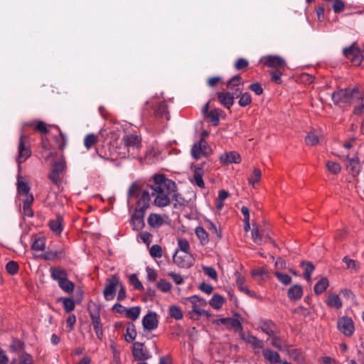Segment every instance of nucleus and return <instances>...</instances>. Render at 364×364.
I'll return each instance as SVG.
<instances>
[{"instance_id":"obj_1","label":"nucleus","mask_w":364,"mask_h":364,"mask_svg":"<svg viewBox=\"0 0 364 364\" xmlns=\"http://www.w3.org/2000/svg\"><path fill=\"white\" fill-rule=\"evenodd\" d=\"M149 186L152 190L151 196L156 206L163 208L170 205V196L176 191L173 181L167 178L164 174H156Z\"/></svg>"},{"instance_id":"obj_2","label":"nucleus","mask_w":364,"mask_h":364,"mask_svg":"<svg viewBox=\"0 0 364 364\" xmlns=\"http://www.w3.org/2000/svg\"><path fill=\"white\" fill-rule=\"evenodd\" d=\"M363 95L358 87L341 89L332 94V100L336 105L346 107L359 102Z\"/></svg>"},{"instance_id":"obj_3","label":"nucleus","mask_w":364,"mask_h":364,"mask_svg":"<svg viewBox=\"0 0 364 364\" xmlns=\"http://www.w3.org/2000/svg\"><path fill=\"white\" fill-rule=\"evenodd\" d=\"M128 157L136 158L141 148V139L136 134H126L122 138Z\"/></svg>"},{"instance_id":"obj_4","label":"nucleus","mask_w":364,"mask_h":364,"mask_svg":"<svg viewBox=\"0 0 364 364\" xmlns=\"http://www.w3.org/2000/svg\"><path fill=\"white\" fill-rule=\"evenodd\" d=\"M340 157L346 159V169L353 177H357L360 173L362 164L358 153H354L352 155L350 153H343Z\"/></svg>"},{"instance_id":"obj_5","label":"nucleus","mask_w":364,"mask_h":364,"mask_svg":"<svg viewBox=\"0 0 364 364\" xmlns=\"http://www.w3.org/2000/svg\"><path fill=\"white\" fill-rule=\"evenodd\" d=\"M18 151V155L17 162L20 166L21 164L26 161L31 155L30 139L28 136L23 134H22L19 138Z\"/></svg>"},{"instance_id":"obj_6","label":"nucleus","mask_w":364,"mask_h":364,"mask_svg":"<svg viewBox=\"0 0 364 364\" xmlns=\"http://www.w3.org/2000/svg\"><path fill=\"white\" fill-rule=\"evenodd\" d=\"M119 284H120V280L119 276L117 274L112 275L106 279L105 287L103 291L105 300L111 301L114 299Z\"/></svg>"},{"instance_id":"obj_7","label":"nucleus","mask_w":364,"mask_h":364,"mask_svg":"<svg viewBox=\"0 0 364 364\" xmlns=\"http://www.w3.org/2000/svg\"><path fill=\"white\" fill-rule=\"evenodd\" d=\"M173 262L181 268H190L195 263V257L191 252L176 251L173 256Z\"/></svg>"},{"instance_id":"obj_8","label":"nucleus","mask_w":364,"mask_h":364,"mask_svg":"<svg viewBox=\"0 0 364 364\" xmlns=\"http://www.w3.org/2000/svg\"><path fill=\"white\" fill-rule=\"evenodd\" d=\"M261 61L265 66L274 70H285L287 67L284 60L278 55H266L261 59Z\"/></svg>"},{"instance_id":"obj_9","label":"nucleus","mask_w":364,"mask_h":364,"mask_svg":"<svg viewBox=\"0 0 364 364\" xmlns=\"http://www.w3.org/2000/svg\"><path fill=\"white\" fill-rule=\"evenodd\" d=\"M211 149L204 139H200L198 143L193 145L191 155L193 159H198L201 156H207L210 154Z\"/></svg>"},{"instance_id":"obj_10","label":"nucleus","mask_w":364,"mask_h":364,"mask_svg":"<svg viewBox=\"0 0 364 364\" xmlns=\"http://www.w3.org/2000/svg\"><path fill=\"white\" fill-rule=\"evenodd\" d=\"M337 327L341 333L348 337L351 336L355 330L353 321L348 316L340 318L337 321Z\"/></svg>"},{"instance_id":"obj_11","label":"nucleus","mask_w":364,"mask_h":364,"mask_svg":"<svg viewBox=\"0 0 364 364\" xmlns=\"http://www.w3.org/2000/svg\"><path fill=\"white\" fill-rule=\"evenodd\" d=\"M343 54L346 58L350 60L354 65H358L360 64V50L356 43H353L349 47L344 48L343 50Z\"/></svg>"},{"instance_id":"obj_12","label":"nucleus","mask_w":364,"mask_h":364,"mask_svg":"<svg viewBox=\"0 0 364 364\" xmlns=\"http://www.w3.org/2000/svg\"><path fill=\"white\" fill-rule=\"evenodd\" d=\"M132 355L136 360L139 361L148 360L151 357L144 344L140 342L133 343Z\"/></svg>"},{"instance_id":"obj_13","label":"nucleus","mask_w":364,"mask_h":364,"mask_svg":"<svg viewBox=\"0 0 364 364\" xmlns=\"http://www.w3.org/2000/svg\"><path fill=\"white\" fill-rule=\"evenodd\" d=\"M89 313L95 334L97 337L102 341L103 338V330L101 323L100 312L98 310L95 311L90 310Z\"/></svg>"},{"instance_id":"obj_14","label":"nucleus","mask_w":364,"mask_h":364,"mask_svg":"<svg viewBox=\"0 0 364 364\" xmlns=\"http://www.w3.org/2000/svg\"><path fill=\"white\" fill-rule=\"evenodd\" d=\"M157 314L155 312L150 311L146 314L142 319L144 328L148 331H153L158 327Z\"/></svg>"},{"instance_id":"obj_15","label":"nucleus","mask_w":364,"mask_h":364,"mask_svg":"<svg viewBox=\"0 0 364 364\" xmlns=\"http://www.w3.org/2000/svg\"><path fill=\"white\" fill-rule=\"evenodd\" d=\"M235 93L228 92H217V97L219 102L226 109H230L234 104Z\"/></svg>"},{"instance_id":"obj_16","label":"nucleus","mask_w":364,"mask_h":364,"mask_svg":"<svg viewBox=\"0 0 364 364\" xmlns=\"http://www.w3.org/2000/svg\"><path fill=\"white\" fill-rule=\"evenodd\" d=\"M235 275L236 277V284L238 289L251 298H257L256 293L250 290L246 285L245 277H242L238 272H235Z\"/></svg>"},{"instance_id":"obj_17","label":"nucleus","mask_w":364,"mask_h":364,"mask_svg":"<svg viewBox=\"0 0 364 364\" xmlns=\"http://www.w3.org/2000/svg\"><path fill=\"white\" fill-rule=\"evenodd\" d=\"M150 200L151 195L149 192L145 190L143 191L136 203L135 210L145 213L146 210L149 208Z\"/></svg>"},{"instance_id":"obj_18","label":"nucleus","mask_w":364,"mask_h":364,"mask_svg":"<svg viewBox=\"0 0 364 364\" xmlns=\"http://www.w3.org/2000/svg\"><path fill=\"white\" fill-rule=\"evenodd\" d=\"M259 327L261 330L269 336H273L278 332L277 325L271 320L260 321Z\"/></svg>"},{"instance_id":"obj_19","label":"nucleus","mask_w":364,"mask_h":364,"mask_svg":"<svg viewBox=\"0 0 364 364\" xmlns=\"http://www.w3.org/2000/svg\"><path fill=\"white\" fill-rule=\"evenodd\" d=\"M144 213H143L141 211H139L136 210H134L130 221L133 230H139L144 227Z\"/></svg>"},{"instance_id":"obj_20","label":"nucleus","mask_w":364,"mask_h":364,"mask_svg":"<svg viewBox=\"0 0 364 364\" xmlns=\"http://www.w3.org/2000/svg\"><path fill=\"white\" fill-rule=\"evenodd\" d=\"M241 338L246 343H250L254 348L262 349L264 348V342L263 341L259 339L256 336L252 335L248 333L247 334H245L242 333L240 334Z\"/></svg>"},{"instance_id":"obj_21","label":"nucleus","mask_w":364,"mask_h":364,"mask_svg":"<svg viewBox=\"0 0 364 364\" xmlns=\"http://www.w3.org/2000/svg\"><path fill=\"white\" fill-rule=\"evenodd\" d=\"M66 252L65 249H59L56 250H49L46 252L43 255V258L46 260H60L65 258Z\"/></svg>"},{"instance_id":"obj_22","label":"nucleus","mask_w":364,"mask_h":364,"mask_svg":"<svg viewBox=\"0 0 364 364\" xmlns=\"http://www.w3.org/2000/svg\"><path fill=\"white\" fill-rule=\"evenodd\" d=\"M63 217L58 214L55 219L50 220L48 225L51 231L55 235H60L63 231Z\"/></svg>"},{"instance_id":"obj_23","label":"nucleus","mask_w":364,"mask_h":364,"mask_svg":"<svg viewBox=\"0 0 364 364\" xmlns=\"http://www.w3.org/2000/svg\"><path fill=\"white\" fill-rule=\"evenodd\" d=\"M220 160L223 164H238L240 162V156L235 151H230L222 154Z\"/></svg>"},{"instance_id":"obj_24","label":"nucleus","mask_w":364,"mask_h":364,"mask_svg":"<svg viewBox=\"0 0 364 364\" xmlns=\"http://www.w3.org/2000/svg\"><path fill=\"white\" fill-rule=\"evenodd\" d=\"M9 364H34L33 356L27 352H22L18 358H14Z\"/></svg>"},{"instance_id":"obj_25","label":"nucleus","mask_w":364,"mask_h":364,"mask_svg":"<svg viewBox=\"0 0 364 364\" xmlns=\"http://www.w3.org/2000/svg\"><path fill=\"white\" fill-rule=\"evenodd\" d=\"M154 116L156 118H165L168 120V112L166 104L164 102H160L157 104L156 107L154 108Z\"/></svg>"},{"instance_id":"obj_26","label":"nucleus","mask_w":364,"mask_h":364,"mask_svg":"<svg viewBox=\"0 0 364 364\" xmlns=\"http://www.w3.org/2000/svg\"><path fill=\"white\" fill-rule=\"evenodd\" d=\"M303 295V289L301 286L295 284L291 287L287 291V296L290 300L296 301L301 298Z\"/></svg>"},{"instance_id":"obj_27","label":"nucleus","mask_w":364,"mask_h":364,"mask_svg":"<svg viewBox=\"0 0 364 364\" xmlns=\"http://www.w3.org/2000/svg\"><path fill=\"white\" fill-rule=\"evenodd\" d=\"M237 97L240 95V100L238 101V104L240 107H245L252 102V97L249 92L242 93V90L240 88H237L235 92Z\"/></svg>"},{"instance_id":"obj_28","label":"nucleus","mask_w":364,"mask_h":364,"mask_svg":"<svg viewBox=\"0 0 364 364\" xmlns=\"http://www.w3.org/2000/svg\"><path fill=\"white\" fill-rule=\"evenodd\" d=\"M50 277L58 283L68 277L67 272L61 267H50Z\"/></svg>"},{"instance_id":"obj_29","label":"nucleus","mask_w":364,"mask_h":364,"mask_svg":"<svg viewBox=\"0 0 364 364\" xmlns=\"http://www.w3.org/2000/svg\"><path fill=\"white\" fill-rule=\"evenodd\" d=\"M17 191L19 194L24 195L26 198L28 196H33L30 193L31 188L28 183L24 181L21 176H18L17 179Z\"/></svg>"},{"instance_id":"obj_30","label":"nucleus","mask_w":364,"mask_h":364,"mask_svg":"<svg viewBox=\"0 0 364 364\" xmlns=\"http://www.w3.org/2000/svg\"><path fill=\"white\" fill-rule=\"evenodd\" d=\"M147 223L151 228H159L164 224V220L159 214L151 213L147 218Z\"/></svg>"},{"instance_id":"obj_31","label":"nucleus","mask_w":364,"mask_h":364,"mask_svg":"<svg viewBox=\"0 0 364 364\" xmlns=\"http://www.w3.org/2000/svg\"><path fill=\"white\" fill-rule=\"evenodd\" d=\"M33 202V196H28L26 199L23 201V215L32 218L34 215L33 211L31 208V205Z\"/></svg>"},{"instance_id":"obj_32","label":"nucleus","mask_w":364,"mask_h":364,"mask_svg":"<svg viewBox=\"0 0 364 364\" xmlns=\"http://www.w3.org/2000/svg\"><path fill=\"white\" fill-rule=\"evenodd\" d=\"M264 358L271 363H280L279 354L269 348L264 349L262 351Z\"/></svg>"},{"instance_id":"obj_33","label":"nucleus","mask_w":364,"mask_h":364,"mask_svg":"<svg viewBox=\"0 0 364 364\" xmlns=\"http://www.w3.org/2000/svg\"><path fill=\"white\" fill-rule=\"evenodd\" d=\"M301 266L304 269V277L306 281L310 282L311 280V274L315 269V267L311 262L303 261L301 262Z\"/></svg>"},{"instance_id":"obj_34","label":"nucleus","mask_w":364,"mask_h":364,"mask_svg":"<svg viewBox=\"0 0 364 364\" xmlns=\"http://www.w3.org/2000/svg\"><path fill=\"white\" fill-rule=\"evenodd\" d=\"M203 171L201 168H196L194 170L193 178L191 180L193 183H195L198 187L203 188L205 187V183L203 179Z\"/></svg>"},{"instance_id":"obj_35","label":"nucleus","mask_w":364,"mask_h":364,"mask_svg":"<svg viewBox=\"0 0 364 364\" xmlns=\"http://www.w3.org/2000/svg\"><path fill=\"white\" fill-rule=\"evenodd\" d=\"M326 302L328 306L333 307L336 309L341 308L343 305L339 296L335 294L328 295Z\"/></svg>"},{"instance_id":"obj_36","label":"nucleus","mask_w":364,"mask_h":364,"mask_svg":"<svg viewBox=\"0 0 364 364\" xmlns=\"http://www.w3.org/2000/svg\"><path fill=\"white\" fill-rule=\"evenodd\" d=\"M188 301L191 304L192 311L189 313L191 318H193V314L197 315V316H205L208 317L210 316V314L207 311L202 309L201 307L198 306V303H195L193 301Z\"/></svg>"},{"instance_id":"obj_37","label":"nucleus","mask_w":364,"mask_h":364,"mask_svg":"<svg viewBox=\"0 0 364 364\" xmlns=\"http://www.w3.org/2000/svg\"><path fill=\"white\" fill-rule=\"evenodd\" d=\"M329 285V282L327 278H321L314 286V291L316 294H321L323 293Z\"/></svg>"},{"instance_id":"obj_38","label":"nucleus","mask_w":364,"mask_h":364,"mask_svg":"<svg viewBox=\"0 0 364 364\" xmlns=\"http://www.w3.org/2000/svg\"><path fill=\"white\" fill-rule=\"evenodd\" d=\"M225 302V299L223 296L215 294L209 301V304L215 309L218 310L221 309Z\"/></svg>"},{"instance_id":"obj_39","label":"nucleus","mask_w":364,"mask_h":364,"mask_svg":"<svg viewBox=\"0 0 364 364\" xmlns=\"http://www.w3.org/2000/svg\"><path fill=\"white\" fill-rule=\"evenodd\" d=\"M251 235H252V239L253 240L255 243H256L257 245L262 244L264 234H263V232H261L259 231V227L257 225L254 224L252 225Z\"/></svg>"},{"instance_id":"obj_40","label":"nucleus","mask_w":364,"mask_h":364,"mask_svg":"<svg viewBox=\"0 0 364 364\" xmlns=\"http://www.w3.org/2000/svg\"><path fill=\"white\" fill-rule=\"evenodd\" d=\"M136 336V331L134 325L133 323H129L127 327L126 334L124 335L125 341L128 343H131L134 341Z\"/></svg>"},{"instance_id":"obj_41","label":"nucleus","mask_w":364,"mask_h":364,"mask_svg":"<svg viewBox=\"0 0 364 364\" xmlns=\"http://www.w3.org/2000/svg\"><path fill=\"white\" fill-rule=\"evenodd\" d=\"M242 85V77L238 75H234L232 77H231L227 82L226 86L227 88L229 90H234L238 88L240 85Z\"/></svg>"},{"instance_id":"obj_42","label":"nucleus","mask_w":364,"mask_h":364,"mask_svg":"<svg viewBox=\"0 0 364 364\" xmlns=\"http://www.w3.org/2000/svg\"><path fill=\"white\" fill-rule=\"evenodd\" d=\"M196 235L203 245L208 242V234L203 228L200 226L197 227L196 228Z\"/></svg>"},{"instance_id":"obj_43","label":"nucleus","mask_w":364,"mask_h":364,"mask_svg":"<svg viewBox=\"0 0 364 364\" xmlns=\"http://www.w3.org/2000/svg\"><path fill=\"white\" fill-rule=\"evenodd\" d=\"M60 288L65 292L70 293L74 290V283L70 281L68 277L58 282Z\"/></svg>"},{"instance_id":"obj_44","label":"nucleus","mask_w":364,"mask_h":364,"mask_svg":"<svg viewBox=\"0 0 364 364\" xmlns=\"http://www.w3.org/2000/svg\"><path fill=\"white\" fill-rule=\"evenodd\" d=\"M140 312L141 308L139 306H133L129 309H127L125 315L127 318L132 321H135L139 318Z\"/></svg>"},{"instance_id":"obj_45","label":"nucleus","mask_w":364,"mask_h":364,"mask_svg":"<svg viewBox=\"0 0 364 364\" xmlns=\"http://www.w3.org/2000/svg\"><path fill=\"white\" fill-rule=\"evenodd\" d=\"M221 110L220 109H213L210 111V112L205 116L208 119V120L213 124L214 126H218L219 124V115Z\"/></svg>"},{"instance_id":"obj_46","label":"nucleus","mask_w":364,"mask_h":364,"mask_svg":"<svg viewBox=\"0 0 364 364\" xmlns=\"http://www.w3.org/2000/svg\"><path fill=\"white\" fill-rule=\"evenodd\" d=\"M57 127L58 130L59 131V135L54 136V140H55L56 146L59 149L63 150L65 149V147L66 146V143H67L66 137L62 133V132L60 131L59 127Z\"/></svg>"},{"instance_id":"obj_47","label":"nucleus","mask_w":364,"mask_h":364,"mask_svg":"<svg viewBox=\"0 0 364 364\" xmlns=\"http://www.w3.org/2000/svg\"><path fill=\"white\" fill-rule=\"evenodd\" d=\"M307 145L314 146L319 143V136L315 131L310 132L305 138Z\"/></svg>"},{"instance_id":"obj_48","label":"nucleus","mask_w":364,"mask_h":364,"mask_svg":"<svg viewBox=\"0 0 364 364\" xmlns=\"http://www.w3.org/2000/svg\"><path fill=\"white\" fill-rule=\"evenodd\" d=\"M178 247L176 251L178 252H191V246L188 241L184 238H179L177 240Z\"/></svg>"},{"instance_id":"obj_49","label":"nucleus","mask_w":364,"mask_h":364,"mask_svg":"<svg viewBox=\"0 0 364 364\" xmlns=\"http://www.w3.org/2000/svg\"><path fill=\"white\" fill-rule=\"evenodd\" d=\"M262 171L259 168H254L252 175L248 178L249 184L255 186L256 183L260 181Z\"/></svg>"},{"instance_id":"obj_50","label":"nucleus","mask_w":364,"mask_h":364,"mask_svg":"<svg viewBox=\"0 0 364 364\" xmlns=\"http://www.w3.org/2000/svg\"><path fill=\"white\" fill-rule=\"evenodd\" d=\"M168 311H169V316L171 318H173L176 320H181L183 317V312H182L181 309L176 306H174V305L170 306Z\"/></svg>"},{"instance_id":"obj_51","label":"nucleus","mask_w":364,"mask_h":364,"mask_svg":"<svg viewBox=\"0 0 364 364\" xmlns=\"http://www.w3.org/2000/svg\"><path fill=\"white\" fill-rule=\"evenodd\" d=\"M97 141V136L94 134H88L84 139V145L87 149L92 148Z\"/></svg>"},{"instance_id":"obj_52","label":"nucleus","mask_w":364,"mask_h":364,"mask_svg":"<svg viewBox=\"0 0 364 364\" xmlns=\"http://www.w3.org/2000/svg\"><path fill=\"white\" fill-rule=\"evenodd\" d=\"M29 125L33 127L36 131H38L43 134H47L49 132L46 124L42 121L33 122L31 123Z\"/></svg>"},{"instance_id":"obj_53","label":"nucleus","mask_w":364,"mask_h":364,"mask_svg":"<svg viewBox=\"0 0 364 364\" xmlns=\"http://www.w3.org/2000/svg\"><path fill=\"white\" fill-rule=\"evenodd\" d=\"M60 172L54 171L52 169L50 173L48 178L52 181V183L56 186H60L62 183V176Z\"/></svg>"},{"instance_id":"obj_54","label":"nucleus","mask_w":364,"mask_h":364,"mask_svg":"<svg viewBox=\"0 0 364 364\" xmlns=\"http://www.w3.org/2000/svg\"><path fill=\"white\" fill-rule=\"evenodd\" d=\"M284 71L285 70H277L271 71L269 73L271 75V80L277 85L282 84V80L281 79V77Z\"/></svg>"},{"instance_id":"obj_55","label":"nucleus","mask_w":364,"mask_h":364,"mask_svg":"<svg viewBox=\"0 0 364 364\" xmlns=\"http://www.w3.org/2000/svg\"><path fill=\"white\" fill-rule=\"evenodd\" d=\"M149 254L153 258H161L163 256L162 248L159 245H153L149 248Z\"/></svg>"},{"instance_id":"obj_56","label":"nucleus","mask_w":364,"mask_h":364,"mask_svg":"<svg viewBox=\"0 0 364 364\" xmlns=\"http://www.w3.org/2000/svg\"><path fill=\"white\" fill-rule=\"evenodd\" d=\"M32 249L36 251H43L46 247V240L44 237H38L35 240L31 246Z\"/></svg>"},{"instance_id":"obj_57","label":"nucleus","mask_w":364,"mask_h":364,"mask_svg":"<svg viewBox=\"0 0 364 364\" xmlns=\"http://www.w3.org/2000/svg\"><path fill=\"white\" fill-rule=\"evenodd\" d=\"M18 264L15 261H9L6 264V270L11 275L16 274L18 272Z\"/></svg>"},{"instance_id":"obj_58","label":"nucleus","mask_w":364,"mask_h":364,"mask_svg":"<svg viewBox=\"0 0 364 364\" xmlns=\"http://www.w3.org/2000/svg\"><path fill=\"white\" fill-rule=\"evenodd\" d=\"M24 343L20 340H14L10 346V349L12 352H21V353L23 351L24 349Z\"/></svg>"},{"instance_id":"obj_59","label":"nucleus","mask_w":364,"mask_h":364,"mask_svg":"<svg viewBox=\"0 0 364 364\" xmlns=\"http://www.w3.org/2000/svg\"><path fill=\"white\" fill-rule=\"evenodd\" d=\"M326 167L333 174L339 173L341 170V165L338 163L331 161L326 162Z\"/></svg>"},{"instance_id":"obj_60","label":"nucleus","mask_w":364,"mask_h":364,"mask_svg":"<svg viewBox=\"0 0 364 364\" xmlns=\"http://www.w3.org/2000/svg\"><path fill=\"white\" fill-rule=\"evenodd\" d=\"M156 286H157L158 289H160L164 293L168 292L171 289V283L167 282L165 279H160L158 282Z\"/></svg>"},{"instance_id":"obj_61","label":"nucleus","mask_w":364,"mask_h":364,"mask_svg":"<svg viewBox=\"0 0 364 364\" xmlns=\"http://www.w3.org/2000/svg\"><path fill=\"white\" fill-rule=\"evenodd\" d=\"M275 276L277 279L283 284L288 285L291 282V278L289 275L287 274H283L279 272H275Z\"/></svg>"},{"instance_id":"obj_62","label":"nucleus","mask_w":364,"mask_h":364,"mask_svg":"<svg viewBox=\"0 0 364 364\" xmlns=\"http://www.w3.org/2000/svg\"><path fill=\"white\" fill-rule=\"evenodd\" d=\"M66 168V162L63 157L54 163L53 170L63 173Z\"/></svg>"},{"instance_id":"obj_63","label":"nucleus","mask_w":364,"mask_h":364,"mask_svg":"<svg viewBox=\"0 0 364 364\" xmlns=\"http://www.w3.org/2000/svg\"><path fill=\"white\" fill-rule=\"evenodd\" d=\"M63 304L64 309L67 313H70L72 311H73L75 309V306L73 299H72L70 298L63 299Z\"/></svg>"},{"instance_id":"obj_64","label":"nucleus","mask_w":364,"mask_h":364,"mask_svg":"<svg viewBox=\"0 0 364 364\" xmlns=\"http://www.w3.org/2000/svg\"><path fill=\"white\" fill-rule=\"evenodd\" d=\"M129 282L130 283L134 286L135 289L137 290H143L144 287L141 284V282L138 279L137 276L136 274H132L129 277Z\"/></svg>"}]
</instances>
